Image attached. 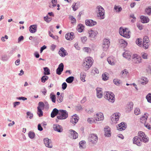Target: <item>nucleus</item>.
Here are the masks:
<instances>
[{"instance_id":"nucleus-49","label":"nucleus","mask_w":151,"mask_h":151,"mask_svg":"<svg viewBox=\"0 0 151 151\" xmlns=\"http://www.w3.org/2000/svg\"><path fill=\"white\" fill-rule=\"evenodd\" d=\"M87 121L89 123L91 124L93 122H96L95 118H88V119Z\"/></svg>"},{"instance_id":"nucleus-39","label":"nucleus","mask_w":151,"mask_h":151,"mask_svg":"<svg viewBox=\"0 0 151 151\" xmlns=\"http://www.w3.org/2000/svg\"><path fill=\"white\" fill-rule=\"evenodd\" d=\"M145 11L148 15H150L151 14V6H149L147 8Z\"/></svg>"},{"instance_id":"nucleus-23","label":"nucleus","mask_w":151,"mask_h":151,"mask_svg":"<svg viewBox=\"0 0 151 151\" xmlns=\"http://www.w3.org/2000/svg\"><path fill=\"white\" fill-rule=\"evenodd\" d=\"M66 39L70 40H72L74 38V33L73 32H71L70 33H67L65 35Z\"/></svg>"},{"instance_id":"nucleus-8","label":"nucleus","mask_w":151,"mask_h":151,"mask_svg":"<svg viewBox=\"0 0 151 151\" xmlns=\"http://www.w3.org/2000/svg\"><path fill=\"white\" fill-rule=\"evenodd\" d=\"M110 45V42L109 39H105L104 40L102 47L104 51L107 50Z\"/></svg>"},{"instance_id":"nucleus-53","label":"nucleus","mask_w":151,"mask_h":151,"mask_svg":"<svg viewBox=\"0 0 151 151\" xmlns=\"http://www.w3.org/2000/svg\"><path fill=\"white\" fill-rule=\"evenodd\" d=\"M102 78L103 80L106 81L109 78L106 74L104 73L102 75Z\"/></svg>"},{"instance_id":"nucleus-5","label":"nucleus","mask_w":151,"mask_h":151,"mask_svg":"<svg viewBox=\"0 0 151 151\" xmlns=\"http://www.w3.org/2000/svg\"><path fill=\"white\" fill-rule=\"evenodd\" d=\"M98 140V137L96 134H91L88 138V140L90 144L93 145L96 144Z\"/></svg>"},{"instance_id":"nucleus-40","label":"nucleus","mask_w":151,"mask_h":151,"mask_svg":"<svg viewBox=\"0 0 151 151\" xmlns=\"http://www.w3.org/2000/svg\"><path fill=\"white\" fill-rule=\"evenodd\" d=\"M48 34L49 36L52 37L55 40H57L58 39V37L57 36L53 35L52 33L50 31H48Z\"/></svg>"},{"instance_id":"nucleus-14","label":"nucleus","mask_w":151,"mask_h":151,"mask_svg":"<svg viewBox=\"0 0 151 151\" xmlns=\"http://www.w3.org/2000/svg\"><path fill=\"white\" fill-rule=\"evenodd\" d=\"M64 65L63 63H60L58 65L56 70V73L58 75H60L63 70Z\"/></svg>"},{"instance_id":"nucleus-30","label":"nucleus","mask_w":151,"mask_h":151,"mask_svg":"<svg viewBox=\"0 0 151 151\" xmlns=\"http://www.w3.org/2000/svg\"><path fill=\"white\" fill-rule=\"evenodd\" d=\"M119 43L121 44V46H123L124 47H126L127 44V42L122 39L119 40Z\"/></svg>"},{"instance_id":"nucleus-42","label":"nucleus","mask_w":151,"mask_h":151,"mask_svg":"<svg viewBox=\"0 0 151 151\" xmlns=\"http://www.w3.org/2000/svg\"><path fill=\"white\" fill-rule=\"evenodd\" d=\"M114 9L116 10L117 12H119L122 11V8L121 7H119V6L115 5L114 6Z\"/></svg>"},{"instance_id":"nucleus-55","label":"nucleus","mask_w":151,"mask_h":151,"mask_svg":"<svg viewBox=\"0 0 151 151\" xmlns=\"http://www.w3.org/2000/svg\"><path fill=\"white\" fill-rule=\"evenodd\" d=\"M39 106L38 107H40V108H44L45 107V104L43 102L40 101L38 103Z\"/></svg>"},{"instance_id":"nucleus-31","label":"nucleus","mask_w":151,"mask_h":151,"mask_svg":"<svg viewBox=\"0 0 151 151\" xmlns=\"http://www.w3.org/2000/svg\"><path fill=\"white\" fill-rule=\"evenodd\" d=\"M141 83L143 85H145L148 82V79L146 77H143L141 79Z\"/></svg>"},{"instance_id":"nucleus-27","label":"nucleus","mask_w":151,"mask_h":151,"mask_svg":"<svg viewBox=\"0 0 151 151\" xmlns=\"http://www.w3.org/2000/svg\"><path fill=\"white\" fill-rule=\"evenodd\" d=\"M140 19L142 22L143 23H147L149 21V19L148 17L144 16H141L140 17Z\"/></svg>"},{"instance_id":"nucleus-47","label":"nucleus","mask_w":151,"mask_h":151,"mask_svg":"<svg viewBox=\"0 0 151 151\" xmlns=\"http://www.w3.org/2000/svg\"><path fill=\"white\" fill-rule=\"evenodd\" d=\"M107 61L109 64L111 65H114V62L113 60L111 58L109 57L107 59Z\"/></svg>"},{"instance_id":"nucleus-38","label":"nucleus","mask_w":151,"mask_h":151,"mask_svg":"<svg viewBox=\"0 0 151 151\" xmlns=\"http://www.w3.org/2000/svg\"><path fill=\"white\" fill-rule=\"evenodd\" d=\"M133 103L132 102H130L129 104L128 105V111H131L133 108Z\"/></svg>"},{"instance_id":"nucleus-33","label":"nucleus","mask_w":151,"mask_h":151,"mask_svg":"<svg viewBox=\"0 0 151 151\" xmlns=\"http://www.w3.org/2000/svg\"><path fill=\"white\" fill-rule=\"evenodd\" d=\"M44 72L43 74L45 75H49L50 74V71L47 67H44L43 68Z\"/></svg>"},{"instance_id":"nucleus-26","label":"nucleus","mask_w":151,"mask_h":151,"mask_svg":"<svg viewBox=\"0 0 151 151\" xmlns=\"http://www.w3.org/2000/svg\"><path fill=\"white\" fill-rule=\"evenodd\" d=\"M37 25H33L30 26L29 27V31L32 33H34L37 31Z\"/></svg>"},{"instance_id":"nucleus-20","label":"nucleus","mask_w":151,"mask_h":151,"mask_svg":"<svg viewBox=\"0 0 151 151\" xmlns=\"http://www.w3.org/2000/svg\"><path fill=\"white\" fill-rule=\"evenodd\" d=\"M89 37L91 38H94L98 34L97 31H95L92 30H90L88 31Z\"/></svg>"},{"instance_id":"nucleus-18","label":"nucleus","mask_w":151,"mask_h":151,"mask_svg":"<svg viewBox=\"0 0 151 151\" xmlns=\"http://www.w3.org/2000/svg\"><path fill=\"white\" fill-rule=\"evenodd\" d=\"M78 119L79 118L77 116V115L75 114L72 116L70 122L75 125L78 122Z\"/></svg>"},{"instance_id":"nucleus-37","label":"nucleus","mask_w":151,"mask_h":151,"mask_svg":"<svg viewBox=\"0 0 151 151\" xmlns=\"http://www.w3.org/2000/svg\"><path fill=\"white\" fill-rule=\"evenodd\" d=\"M50 98L51 99L53 103H55L56 101V96L55 95L53 94V93H51L50 95Z\"/></svg>"},{"instance_id":"nucleus-45","label":"nucleus","mask_w":151,"mask_h":151,"mask_svg":"<svg viewBox=\"0 0 151 151\" xmlns=\"http://www.w3.org/2000/svg\"><path fill=\"white\" fill-rule=\"evenodd\" d=\"M136 44L138 46L141 47L142 46V39H137L136 41Z\"/></svg>"},{"instance_id":"nucleus-17","label":"nucleus","mask_w":151,"mask_h":151,"mask_svg":"<svg viewBox=\"0 0 151 151\" xmlns=\"http://www.w3.org/2000/svg\"><path fill=\"white\" fill-rule=\"evenodd\" d=\"M59 54L62 57H65L68 55V53L64 48L62 47L58 52Z\"/></svg>"},{"instance_id":"nucleus-22","label":"nucleus","mask_w":151,"mask_h":151,"mask_svg":"<svg viewBox=\"0 0 151 151\" xmlns=\"http://www.w3.org/2000/svg\"><path fill=\"white\" fill-rule=\"evenodd\" d=\"M105 135L106 137H109L111 136V132L109 127L108 126L104 128Z\"/></svg>"},{"instance_id":"nucleus-16","label":"nucleus","mask_w":151,"mask_h":151,"mask_svg":"<svg viewBox=\"0 0 151 151\" xmlns=\"http://www.w3.org/2000/svg\"><path fill=\"white\" fill-rule=\"evenodd\" d=\"M111 119L113 123H115L114 122H117L119 120V113H115L113 114L111 116Z\"/></svg>"},{"instance_id":"nucleus-34","label":"nucleus","mask_w":151,"mask_h":151,"mask_svg":"<svg viewBox=\"0 0 151 151\" xmlns=\"http://www.w3.org/2000/svg\"><path fill=\"white\" fill-rule=\"evenodd\" d=\"M86 76V74L84 72H82L81 73L80 78L83 82L85 81V78Z\"/></svg>"},{"instance_id":"nucleus-50","label":"nucleus","mask_w":151,"mask_h":151,"mask_svg":"<svg viewBox=\"0 0 151 151\" xmlns=\"http://www.w3.org/2000/svg\"><path fill=\"white\" fill-rule=\"evenodd\" d=\"M129 73L127 70L126 69H124L121 73V74L122 76H125L127 75Z\"/></svg>"},{"instance_id":"nucleus-1","label":"nucleus","mask_w":151,"mask_h":151,"mask_svg":"<svg viewBox=\"0 0 151 151\" xmlns=\"http://www.w3.org/2000/svg\"><path fill=\"white\" fill-rule=\"evenodd\" d=\"M68 117V112L66 110L60 109L59 115H57L56 121L57 122H58V119L63 120L66 119Z\"/></svg>"},{"instance_id":"nucleus-28","label":"nucleus","mask_w":151,"mask_h":151,"mask_svg":"<svg viewBox=\"0 0 151 151\" xmlns=\"http://www.w3.org/2000/svg\"><path fill=\"white\" fill-rule=\"evenodd\" d=\"M69 131L70 132L71 135L73 136V139H76L78 137V134L74 130L72 129H70L69 130Z\"/></svg>"},{"instance_id":"nucleus-62","label":"nucleus","mask_w":151,"mask_h":151,"mask_svg":"<svg viewBox=\"0 0 151 151\" xmlns=\"http://www.w3.org/2000/svg\"><path fill=\"white\" fill-rule=\"evenodd\" d=\"M67 84L65 82H64L62 85V88L63 90H65L67 88Z\"/></svg>"},{"instance_id":"nucleus-13","label":"nucleus","mask_w":151,"mask_h":151,"mask_svg":"<svg viewBox=\"0 0 151 151\" xmlns=\"http://www.w3.org/2000/svg\"><path fill=\"white\" fill-rule=\"evenodd\" d=\"M85 24L90 27H92L96 24V22L92 19H87L85 20Z\"/></svg>"},{"instance_id":"nucleus-63","label":"nucleus","mask_w":151,"mask_h":151,"mask_svg":"<svg viewBox=\"0 0 151 151\" xmlns=\"http://www.w3.org/2000/svg\"><path fill=\"white\" fill-rule=\"evenodd\" d=\"M86 142L85 141H81L79 143V145H80V147H83V146L84 144H85Z\"/></svg>"},{"instance_id":"nucleus-61","label":"nucleus","mask_w":151,"mask_h":151,"mask_svg":"<svg viewBox=\"0 0 151 151\" xmlns=\"http://www.w3.org/2000/svg\"><path fill=\"white\" fill-rule=\"evenodd\" d=\"M76 3H74L72 5V7L73 8V10L74 11L76 10L78 8V6H76Z\"/></svg>"},{"instance_id":"nucleus-9","label":"nucleus","mask_w":151,"mask_h":151,"mask_svg":"<svg viewBox=\"0 0 151 151\" xmlns=\"http://www.w3.org/2000/svg\"><path fill=\"white\" fill-rule=\"evenodd\" d=\"M132 59L135 63L137 64L141 62V58L137 54H134L132 56Z\"/></svg>"},{"instance_id":"nucleus-35","label":"nucleus","mask_w":151,"mask_h":151,"mask_svg":"<svg viewBox=\"0 0 151 151\" xmlns=\"http://www.w3.org/2000/svg\"><path fill=\"white\" fill-rule=\"evenodd\" d=\"M37 113L39 117H41L43 115V112L42 110V109L40 108V107H37Z\"/></svg>"},{"instance_id":"nucleus-54","label":"nucleus","mask_w":151,"mask_h":151,"mask_svg":"<svg viewBox=\"0 0 151 151\" xmlns=\"http://www.w3.org/2000/svg\"><path fill=\"white\" fill-rule=\"evenodd\" d=\"M83 51L88 53H90L91 51V49L88 47H85L83 49Z\"/></svg>"},{"instance_id":"nucleus-29","label":"nucleus","mask_w":151,"mask_h":151,"mask_svg":"<svg viewBox=\"0 0 151 151\" xmlns=\"http://www.w3.org/2000/svg\"><path fill=\"white\" fill-rule=\"evenodd\" d=\"M84 29V26L82 24H80L77 27V29L78 31L79 32H81L83 31Z\"/></svg>"},{"instance_id":"nucleus-4","label":"nucleus","mask_w":151,"mask_h":151,"mask_svg":"<svg viewBox=\"0 0 151 151\" xmlns=\"http://www.w3.org/2000/svg\"><path fill=\"white\" fill-rule=\"evenodd\" d=\"M96 8L98 9L97 16L100 19H104L105 18V10L101 6H98Z\"/></svg>"},{"instance_id":"nucleus-11","label":"nucleus","mask_w":151,"mask_h":151,"mask_svg":"<svg viewBox=\"0 0 151 151\" xmlns=\"http://www.w3.org/2000/svg\"><path fill=\"white\" fill-rule=\"evenodd\" d=\"M116 127L118 130L120 131H122L126 129L127 125L124 122H122L119 124L118 126H117Z\"/></svg>"},{"instance_id":"nucleus-21","label":"nucleus","mask_w":151,"mask_h":151,"mask_svg":"<svg viewBox=\"0 0 151 151\" xmlns=\"http://www.w3.org/2000/svg\"><path fill=\"white\" fill-rule=\"evenodd\" d=\"M60 112V110H58L56 108L53 109L51 114V117L52 118H54L57 115H58Z\"/></svg>"},{"instance_id":"nucleus-41","label":"nucleus","mask_w":151,"mask_h":151,"mask_svg":"<svg viewBox=\"0 0 151 151\" xmlns=\"http://www.w3.org/2000/svg\"><path fill=\"white\" fill-rule=\"evenodd\" d=\"M114 83L116 85L118 86L122 83L121 81L117 79H114L113 80Z\"/></svg>"},{"instance_id":"nucleus-15","label":"nucleus","mask_w":151,"mask_h":151,"mask_svg":"<svg viewBox=\"0 0 151 151\" xmlns=\"http://www.w3.org/2000/svg\"><path fill=\"white\" fill-rule=\"evenodd\" d=\"M53 128L55 131L59 132H62L63 130L62 127L58 124H54L53 125Z\"/></svg>"},{"instance_id":"nucleus-51","label":"nucleus","mask_w":151,"mask_h":151,"mask_svg":"<svg viewBox=\"0 0 151 151\" xmlns=\"http://www.w3.org/2000/svg\"><path fill=\"white\" fill-rule=\"evenodd\" d=\"M9 58V57L6 55H3L1 57V59L4 61H7Z\"/></svg>"},{"instance_id":"nucleus-48","label":"nucleus","mask_w":151,"mask_h":151,"mask_svg":"<svg viewBox=\"0 0 151 151\" xmlns=\"http://www.w3.org/2000/svg\"><path fill=\"white\" fill-rule=\"evenodd\" d=\"M146 98L147 101L150 103H151V93L148 94Z\"/></svg>"},{"instance_id":"nucleus-6","label":"nucleus","mask_w":151,"mask_h":151,"mask_svg":"<svg viewBox=\"0 0 151 151\" xmlns=\"http://www.w3.org/2000/svg\"><path fill=\"white\" fill-rule=\"evenodd\" d=\"M105 98L108 100L109 101L113 103L115 100L114 95L112 92H106V93L105 95Z\"/></svg>"},{"instance_id":"nucleus-46","label":"nucleus","mask_w":151,"mask_h":151,"mask_svg":"<svg viewBox=\"0 0 151 151\" xmlns=\"http://www.w3.org/2000/svg\"><path fill=\"white\" fill-rule=\"evenodd\" d=\"M149 37L147 36H145L143 38V42L146 43V44L149 43Z\"/></svg>"},{"instance_id":"nucleus-25","label":"nucleus","mask_w":151,"mask_h":151,"mask_svg":"<svg viewBox=\"0 0 151 151\" xmlns=\"http://www.w3.org/2000/svg\"><path fill=\"white\" fill-rule=\"evenodd\" d=\"M96 95L98 98H101L103 96L102 89L99 88H97L96 89Z\"/></svg>"},{"instance_id":"nucleus-2","label":"nucleus","mask_w":151,"mask_h":151,"mask_svg":"<svg viewBox=\"0 0 151 151\" xmlns=\"http://www.w3.org/2000/svg\"><path fill=\"white\" fill-rule=\"evenodd\" d=\"M92 59L91 57H89L86 58L84 60L83 65L86 68L85 69V71L88 70L92 66L93 63Z\"/></svg>"},{"instance_id":"nucleus-44","label":"nucleus","mask_w":151,"mask_h":151,"mask_svg":"<svg viewBox=\"0 0 151 151\" xmlns=\"http://www.w3.org/2000/svg\"><path fill=\"white\" fill-rule=\"evenodd\" d=\"M63 95L61 94L60 96L57 97V101L59 103L62 102L63 100Z\"/></svg>"},{"instance_id":"nucleus-52","label":"nucleus","mask_w":151,"mask_h":151,"mask_svg":"<svg viewBox=\"0 0 151 151\" xmlns=\"http://www.w3.org/2000/svg\"><path fill=\"white\" fill-rule=\"evenodd\" d=\"M134 113L136 115H139L140 113V109L138 108H135L134 110Z\"/></svg>"},{"instance_id":"nucleus-58","label":"nucleus","mask_w":151,"mask_h":151,"mask_svg":"<svg viewBox=\"0 0 151 151\" xmlns=\"http://www.w3.org/2000/svg\"><path fill=\"white\" fill-rule=\"evenodd\" d=\"M27 116H29V118L30 119H32L33 117V114L30 111H28L26 113Z\"/></svg>"},{"instance_id":"nucleus-56","label":"nucleus","mask_w":151,"mask_h":151,"mask_svg":"<svg viewBox=\"0 0 151 151\" xmlns=\"http://www.w3.org/2000/svg\"><path fill=\"white\" fill-rule=\"evenodd\" d=\"M69 18L72 21L71 22L72 24H73L74 23H76V19L75 18L72 16H69Z\"/></svg>"},{"instance_id":"nucleus-10","label":"nucleus","mask_w":151,"mask_h":151,"mask_svg":"<svg viewBox=\"0 0 151 151\" xmlns=\"http://www.w3.org/2000/svg\"><path fill=\"white\" fill-rule=\"evenodd\" d=\"M133 143L134 144H136L138 146H140L142 144V139L139 137L135 136L133 139Z\"/></svg>"},{"instance_id":"nucleus-24","label":"nucleus","mask_w":151,"mask_h":151,"mask_svg":"<svg viewBox=\"0 0 151 151\" xmlns=\"http://www.w3.org/2000/svg\"><path fill=\"white\" fill-rule=\"evenodd\" d=\"M131 52L128 51H126L123 54V56L127 58L128 60L131 59Z\"/></svg>"},{"instance_id":"nucleus-57","label":"nucleus","mask_w":151,"mask_h":151,"mask_svg":"<svg viewBox=\"0 0 151 151\" xmlns=\"http://www.w3.org/2000/svg\"><path fill=\"white\" fill-rule=\"evenodd\" d=\"M147 114H145V115L146 116H143L142 117L140 118L141 121H142L143 122H145V121H146L147 117Z\"/></svg>"},{"instance_id":"nucleus-60","label":"nucleus","mask_w":151,"mask_h":151,"mask_svg":"<svg viewBox=\"0 0 151 151\" xmlns=\"http://www.w3.org/2000/svg\"><path fill=\"white\" fill-rule=\"evenodd\" d=\"M149 44V43L146 44V43L143 42L142 46L144 49H147L148 48Z\"/></svg>"},{"instance_id":"nucleus-59","label":"nucleus","mask_w":151,"mask_h":151,"mask_svg":"<svg viewBox=\"0 0 151 151\" xmlns=\"http://www.w3.org/2000/svg\"><path fill=\"white\" fill-rule=\"evenodd\" d=\"M44 20L46 22L48 23L50 22L51 20V19L49 17L47 16L46 17H44Z\"/></svg>"},{"instance_id":"nucleus-43","label":"nucleus","mask_w":151,"mask_h":151,"mask_svg":"<svg viewBox=\"0 0 151 151\" xmlns=\"http://www.w3.org/2000/svg\"><path fill=\"white\" fill-rule=\"evenodd\" d=\"M28 136L30 138L33 139L35 136V134L34 132L30 131L28 133Z\"/></svg>"},{"instance_id":"nucleus-12","label":"nucleus","mask_w":151,"mask_h":151,"mask_svg":"<svg viewBox=\"0 0 151 151\" xmlns=\"http://www.w3.org/2000/svg\"><path fill=\"white\" fill-rule=\"evenodd\" d=\"M43 141L46 147L50 148L52 147V145L51 140L49 139L48 138H45L44 139Z\"/></svg>"},{"instance_id":"nucleus-64","label":"nucleus","mask_w":151,"mask_h":151,"mask_svg":"<svg viewBox=\"0 0 151 151\" xmlns=\"http://www.w3.org/2000/svg\"><path fill=\"white\" fill-rule=\"evenodd\" d=\"M24 39V37L22 36L21 35L18 38V42L19 43L20 42H21V41H22Z\"/></svg>"},{"instance_id":"nucleus-36","label":"nucleus","mask_w":151,"mask_h":151,"mask_svg":"<svg viewBox=\"0 0 151 151\" xmlns=\"http://www.w3.org/2000/svg\"><path fill=\"white\" fill-rule=\"evenodd\" d=\"M49 78L48 76L46 75L42 76L41 78V81L42 83L45 82Z\"/></svg>"},{"instance_id":"nucleus-19","label":"nucleus","mask_w":151,"mask_h":151,"mask_svg":"<svg viewBox=\"0 0 151 151\" xmlns=\"http://www.w3.org/2000/svg\"><path fill=\"white\" fill-rule=\"evenodd\" d=\"M96 116L95 117L96 121L102 120L104 119V117L103 113H99L96 114Z\"/></svg>"},{"instance_id":"nucleus-32","label":"nucleus","mask_w":151,"mask_h":151,"mask_svg":"<svg viewBox=\"0 0 151 151\" xmlns=\"http://www.w3.org/2000/svg\"><path fill=\"white\" fill-rule=\"evenodd\" d=\"M74 79V77L72 76H70L65 81L68 83H71L73 81Z\"/></svg>"},{"instance_id":"nucleus-7","label":"nucleus","mask_w":151,"mask_h":151,"mask_svg":"<svg viewBox=\"0 0 151 151\" xmlns=\"http://www.w3.org/2000/svg\"><path fill=\"white\" fill-rule=\"evenodd\" d=\"M138 137L142 139V141L145 143L148 142L149 138L145 134V133L142 131H139L138 133Z\"/></svg>"},{"instance_id":"nucleus-3","label":"nucleus","mask_w":151,"mask_h":151,"mask_svg":"<svg viewBox=\"0 0 151 151\" xmlns=\"http://www.w3.org/2000/svg\"><path fill=\"white\" fill-rule=\"evenodd\" d=\"M129 32V31L127 28L124 29L121 27L119 28V32L120 35L127 38H129L130 37Z\"/></svg>"}]
</instances>
